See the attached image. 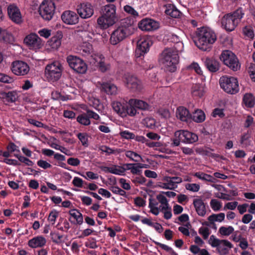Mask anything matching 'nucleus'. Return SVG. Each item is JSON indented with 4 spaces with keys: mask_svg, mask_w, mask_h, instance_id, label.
I'll return each instance as SVG.
<instances>
[{
    "mask_svg": "<svg viewBox=\"0 0 255 255\" xmlns=\"http://www.w3.org/2000/svg\"><path fill=\"white\" fill-rule=\"evenodd\" d=\"M112 107L115 112L122 117L129 115L133 117L137 113L136 109L143 111H150L151 106L140 100L131 99L128 102H114Z\"/></svg>",
    "mask_w": 255,
    "mask_h": 255,
    "instance_id": "obj_1",
    "label": "nucleus"
},
{
    "mask_svg": "<svg viewBox=\"0 0 255 255\" xmlns=\"http://www.w3.org/2000/svg\"><path fill=\"white\" fill-rule=\"evenodd\" d=\"M183 48L182 42H177L171 48L165 49L162 53L161 62L165 70L170 72H174L177 68L179 62V52Z\"/></svg>",
    "mask_w": 255,
    "mask_h": 255,
    "instance_id": "obj_2",
    "label": "nucleus"
},
{
    "mask_svg": "<svg viewBox=\"0 0 255 255\" xmlns=\"http://www.w3.org/2000/svg\"><path fill=\"white\" fill-rule=\"evenodd\" d=\"M195 34L194 43L197 47L203 51H210L212 44L217 40L215 32L208 27L197 28Z\"/></svg>",
    "mask_w": 255,
    "mask_h": 255,
    "instance_id": "obj_3",
    "label": "nucleus"
},
{
    "mask_svg": "<svg viewBox=\"0 0 255 255\" xmlns=\"http://www.w3.org/2000/svg\"><path fill=\"white\" fill-rule=\"evenodd\" d=\"M102 15L99 17L97 23L102 29H107L113 25L117 20L116 6L114 4H108L102 8Z\"/></svg>",
    "mask_w": 255,
    "mask_h": 255,
    "instance_id": "obj_4",
    "label": "nucleus"
},
{
    "mask_svg": "<svg viewBox=\"0 0 255 255\" xmlns=\"http://www.w3.org/2000/svg\"><path fill=\"white\" fill-rule=\"evenodd\" d=\"M244 15L242 8H240L233 13L224 15L221 19L222 27L229 32L234 30Z\"/></svg>",
    "mask_w": 255,
    "mask_h": 255,
    "instance_id": "obj_5",
    "label": "nucleus"
},
{
    "mask_svg": "<svg viewBox=\"0 0 255 255\" xmlns=\"http://www.w3.org/2000/svg\"><path fill=\"white\" fill-rule=\"evenodd\" d=\"M126 23L127 25H123L118 27L114 30L111 35L110 43L112 45H117L125 39L128 34V27L131 26L133 23V19H124L122 23Z\"/></svg>",
    "mask_w": 255,
    "mask_h": 255,
    "instance_id": "obj_6",
    "label": "nucleus"
},
{
    "mask_svg": "<svg viewBox=\"0 0 255 255\" xmlns=\"http://www.w3.org/2000/svg\"><path fill=\"white\" fill-rule=\"evenodd\" d=\"M219 83L221 88L228 94L234 95L239 91L238 79L234 77L223 76L220 78Z\"/></svg>",
    "mask_w": 255,
    "mask_h": 255,
    "instance_id": "obj_7",
    "label": "nucleus"
},
{
    "mask_svg": "<svg viewBox=\"0 0 255 255\" xmlns=\"http://www.w3.org/2000/svg\"><path fill=\"white\" fill-rule=\"evenodd\" d=\"M151 44V41L148 38L145 37L140 38L137 42V46L135 51V61L138 64L144 68L145 67L142 64V61L144 54L149 51Z\"/></svg>",
    "mask_w": 255,
    "mask_h": 255,
    "instance_id": "obj_8",
    "label": "nucleus"
},
{
    "mask_svg": "<svg viewBox=\"0 0 255 255\" xmlns=\"http://www.w3.org/2000/svg\"><path fill=\"white\" fill-rule=\"evenodd\" d=\"M223 63L234 71L240 69L241 64L236 55L231 51L226 50L222 51L220 56Z\"/></svg>",
    "mask_w": 255,
    "mask_h": 255,
    "instance_id": "obj_9",
    "label": "nucleus"
},
{
    "mask_svg": "<svg viewBox=\"0 0 255 255\" xmlns=\"http://www.w3.org/2000/svg\"><path fill=\"white\" fill-rule=\"evenodd\" d=\"M62 67L59 61H55L48 64L45 69V75L49 81L55 82L61 76Z\"/></svg>",
    "mask_w": 255,
    "mask_h": 255,
    "instance_id": "obj_10",
    "label": "nucleus"
},
{
    "mask_svg": "<svg viewBox=\"0 0 255 255\" xmlns=\"http://www.w3.org/2000/svg\"><path fill=\"white\" fill-rule=\"evenodd\" d=\"M66 61L70 67L77 73H85L87 70V65L83 60L80 58L73 55H69Z\"/></svg>",
    "mask_w": 255,
    "mask_h": 255,
    "instance_id": "obj_11",
    "label": "nucleus"
},
{
    "mask_svg": "<svg viewBox=\"0 0 255 255\" xmlns=\"http://www.w3.org/2000/svg\"><path fill=\"white\" fill-rule=\"evenodd\" d=\"M55 9V6L53 1L44 0L40 5L38 11L44 19L50 20L54 15Z\"/></svg>",
    "mask_w": 255,
    "mask_h": 255,
    "instance_id": "obj_12",
    "label": "nucleus"
},
{
    "mask_svg": "<svg viewBox=\"0 0 255 255\" xmlns=\"http://www.w3.org/2000/svg\"><path fill=\"white\" fill-rule=\"evenodd\" d=\"M125 83L127 88L133 92H139L143 88L141 81L135 76L129 74L125 75Z\"/></svg>",
    "mask_w": 255,
    "mask_h": 255,
    "instance_id": "obj_13",
    "label": "nucleus"
},
{
    "mask_svg": "<svg viewBox=\"0 0 255 255\" xmlns=\"http://www.w3.org/2000/svg\"><path fill=\"white\" fill-rule=\"evenodd\" d=\"M24 42L29 49L32 50L40 49L43 45L41 38L33 33L27 35L24 39Z\"/></svg>",
    "mask_w": 255,
    "mask_h": 255,
    "instance_id": "obj_14",
    "label": "nucleus"
},
{
    "mask_svg": "<svg viewBox=\"0 0 255 255\" xmlns=\"http://www.w3.org/2000/svg\"><path fill=\"white\" fill-rule=\"evenodd\" d=\"M11 71L17 76H24L29 71V67L25 62L22 61H15L12 63Z\"/></svg>",
    "mask_w": 255,
    "mask_h": 255,
    "instance_id": "obj_15",
    "label": "nucleus"
},
{
    "mask_svg": "<svg viewBox=\"0 0 255 255\" xmlns=\"http://www.w3.org/2000/svg\"><path fill=\"white\" fill-rule=\"evenodd\" d=\"M77 11L80 16L85 19L90 17L94 13L93 7L88 2L82 3L78 5Z\"/></svg>",
    "mask_w": 255,
    "mask_h": 255,
    "instance_id": "obj_16",
    "label": "nucleus"
},
{
    "mask_svg": "<svg viewBox=\"0 0 255 255\" xmlns=\"http://www.w3.org/2000/svg\"><path fill=\"white\" fill-rule=\"evenodd\" d=\"M138 26L142 31H152L158 28L159 23L150 18H144L139 22Z\"/></svg>",
    "mask_w": 255,
    "mask_h": 255,
    "instance_id": "obj_17",
    "label": "nucleus"
},
{
    "mask_svg": "<svg viewBox=\"0 0 255 255\" xmlns=\"http://www.w3.org/2000/svg\"><path fill=\"white\" fill-rule=\"evenodd\" d=\"M7 13L10 19L14 23L20 24L22 22L20 11L14 4H10L8 6Z\"/></svg>",
    "mask_w": 255,
    "mask_h": 255,
    "instance_id": "obj_18",
    "label": "nucleus"
},
{
    "mask_svg": "<svg viewBox=\"0 0 255 255\" xmlns=\"http://www.w3.org/2000/svg\"><path fill=\"white\" fill-rule=\"evenodd\" d=\"M177 134L180 136V138L181 137V142L185 143H193L198 139V137L196 134L188 130L176 131Z\"/></svg>",
    "mask_w": 255,
    "mask_h": 255,
    "instance_id": "obj_19",
    "label": "nucleus"
},
{
    "mask_svg": "<svg viewBox=\"0 0 255 255\" xmlns=\"http://www.w3.org/2000/svg\"><path fill=\"white\" fill-rule=\"evenodd\" d=\"M62 21L66 24L74 25L79 21V16L77 13L71 10H65L61 15Z\"/></svg>",
    "mask_w": 255,
    "mask_h": 255,
    "instance_id": "obj_20",
    "label": "nucleus"
},
{
    "mask_svg": "<svg viewBox=\"0 0 255 255\" xmlns=\"http://www.w3.org/2000/svg\"><path fill=\"white\" fill-rule=\"evenodd\" d=\"M193 204L197 214L204 217L206 214V205L201 198H195L193 200Z\"/></svg>",
    "mask_w": 255,
    "mask_h": 255,
    "instance_id": "obj_21",
    "label": "nucleus"
},
{
    "mask_svg": "<svg viewBox=\"0 0 255 255\" xmlns=\"http://www.w3.org/2000/svg\"><path fill=\"white\" fill-rule=\"evenodd\" d=\"M100 168L105 172H109L114 174L119 175H124L125 174V169L122 166H117L113 165L112 167H108L102 166Z\"/></svg>",
    "mask_w": 255,
    "mask_h": 255,
    "instance_id": "obj_22",
    "label": "nucleus"
},
{
    "mask_svg": "<svg viewBox=\"0 0 255 255\" xmlns=\"http://www.w3.org/2000/svg\"><path fill=\"white\" fill-rule=\"evenodd\" d=\"M176 117L182 122H187L191 120L192 115L186 108L181 106L178 107L176 112Z\"/></svg>",
    "mask_w": 255,
    "mask_h": 255,
    "instance_id": "obj_23",
    "label": "nucleus"
},
{
    "mask_svg": "<svg viewBox=\"0 0 255 255\" xmlns=\"http://www.w3.org/2000/svg\"><path fill=\"white\" fill-rule=\"evenodd\" d=\"M46 240L42 236H38L29 240L28 242V245L32 249L42 248L46 244Z\"/></svg>",
    "mask_w": 255,
    "mask_h": 255,
    "instance_id": "obj_24",
    "label": "nucleus"
},
{
    "mask_svg": "<svg viewBox=\"0 0 255 255\" xmlns=\"http://www.w3.org/2000/svg\"><path fill=\"white\" fill-rule=\"evenodd\" d=\"M204 63L207 69L211 72H216L220 69L219 62L213 58H206Z\"/></svg>",
    "mask_w": 255,
    "mask_h": 255,
    "instance_id": "obj_25",
    "label": "nucleus"
},
{
    "mask_svg": "<svg viewBox=\"0 0 255 255\" xmlns=\"http://www.w3.org/2000/svg\"><path fill=\"white\" fill-rule=\"evenodd\" d=\"M0 95L3 101L8 103H14L18 99V94L16 91L2 92Z\"/></svg>",
    "mask_w": 255,
    "mask_h": 255,
    "instance_id": "obj_26",
    "label": "nucleus"
},
{
    "mask_svg": "<svg viewBox=\"0 0 255 255\" xmlns=\"http://www.w3.org/2000/svg\"><path fill=\"white\" fill-rule=\"evenodd\" d=\"M93 60L95 61L94 62L95 64H96V63H97V65L99 67V70L101 72H105L109 69L110 65L109 64H106L105 63L104 57L102 55H94Z\"/></svg>",
    "mask_w": 255,
    "mask_h": 255,
    "instance_id": "obj_27",
    "label": "nucleus"
},
{
    "mask_svg": "<svg viewBox=\"0 0 255 255\" xmlns=\"http://www.w3.org/2000/svg\"><path fill=\"white\" fill-rule=\"evenodd\" d=\"M101 89L108 95H116L117 92V87L111 83H103L101 85Z\"/></svg>",
    "mask_w": 255,
    "mask_h": 255,
    "instance_id": "obj_28",
    "label": "nucleus"
},
{
    "mask_svg": "<svg viewBox=\"0 0 255 255\" xmlns=\"http://www.w3.org/2000/svg\"><path fill=\"white\" fill-rule=\"evenodd\" d=\"M165 6V13L172 17L178 18L181 14V12L173 4H167Z\"/></svg>",
    "mask_w": 255,
    "mask_h": 255,
    "instance_id": "obj_29",
    "label": "nucleus"
},
{
    "mask_svg": "<svg viewBox=\"0 0 255 255\" xmlns=\"http://www.w3.org/2000/svg\"><path fill=\"white\" fill-rule=\"evenodd\" d=\"M93 52V47L91 44L89 42L84 43L81 46L80 53L84 56H90L93 59L94 56L92 54Z\"/></svg>",
    "mask_w": 255,
    "mask_h": 255,
    "instance_id": "obj_30",
    "label": "nucleus"
},
{
    "mask_svg": "<svg viewBox=\"0 0 255 255\" xmlns=\"http://www.w3.org/2000/svg\"><path fill=\"white\" fill-rule=\"evenodd\" d=\"M243 103L248 108H252L255 104V99L251 93H246L243 97Z\"/></svg>",
    "mask_w": 255,
    "mask_h": 255,
    "instance_id": "obj_31",
    "label": "nucleus"
},
{
    "mask_svg": "<svg viewBox=\"0 0 255 255\" xmlns=\"http://www.w3.org/2000/svg\"><path fill=\"white\" fill-rule=\"evenodd\" d=\"M191 119L196 123H202L205 119V113L203 111L197 109L193 113Z\"/></svg>",
    "mask_w": 255,
    "mask_h": 255,
    "instance_id": "obj_32",
    "label": "nucleus"
},
{
    "mask_svg": "<svg viewBox=\"0 0 255 255\" xmlns=\"http://www.w3.org/2000/svg\"><path fill=\"white\" fill-rule=\"evenodd\" d=\"M141 222L143 224H146L150 227H153L159 233H161L163 230L162 226L158 223H153L151 220L147 218H144L141 220Z\"/></svg>",
    "mask_w": 255,
    "mask_h": 255,
    "instance_id": "obj_33",
    "label": "nucleus"
},
{
    "mask_svg": "<svg viewBox=\"0 0 255 255\" xmlns=\"http://www.w3.org/2000/svg\"><path fill=\"white\" fill-rule=\"evenodd\" d=\"M13 41L12 35L6 30L0 27V41L10 43Z\"/></svg>",
    "mask_w": 255,
    "mask_h": 255,
    "instance_id": "obj_34",
    "label": "nucleus"
},
{
    "mask_svg": "<svg viewBox=\"0 0 255 255\" xmlns=\"http://www.w3.org/2000/svg\"><path fill=\"white\" fill-rule=\"evenodd\" d=\"M69 214L76 220L77 224L79 225L82 224L83 217L78 210L76 209H71L69 211Z\"/></svg>",
    "mask_w": 255,
    "mask_h": 255,
    "instance_id": "obj_35",
    "label": "nucleus"
},
{
    "mask_svg": "<svg viewBox=\"0 0 255 255\" xmlns=\"http://www.w3.org/2000/svg\"><path fill=\"white\" fill-rule=\"evenodd\" d=\"M194 176L197 177L198 178L201 180L208 181L211 183H214L216 180L215 178L213 177L212 176L202 172H196L194 174Z\"/></svg>",
    "mask_w": 255,
    "mask_h": 255,
    "instance_id": "obj_36",
    "label": "nucleus"
},
{
    "mask_svg": "<svg viewBox=\"0 0 255 255\" xmlns=\"http://www.w3.org/2000/svg\"><path fill=\"white\" fill-rule=\"evenodd\" d=\"M76 120L77 122L83 126H87L91 124V121L86 113L79 115L77 117Z\"/></svg>",
    "mask_w": 255,
    "mask_h": 255,
    "instance_id": "obj_37",
    "label": "nucleus"
},
{
    "mask_svg": "<svg viewBox=\"0 0 255 255\" xmlns=\"http://www.w3.org/2000/svg\"><path fill=\"white\" fill-rule=\"evenodd\" d=\"M125 155L127 157L129 158L131 160L134 162H138L140 161H142L141 156L134 151L128 150L126 151Z\"/></svg>",
    "mask_w": 255,
    "mask_h": 255,
    "instance_id": "obj_38",
    "label": "nucleus"
},
{
    "mask_svg": "<svg viewBox=\"0 0 255 255\" xmlns=\"http://www.w3.org/2000/svg\"><path fill=\"white\" fill-rule=\"evenodd\" d=\"M225 215L224 213H220L218 214H213L208 217V220L211 224H214L215 221L221 222L225 219Z\"/></svg>",
    "mask_w": 255,
    "mask_h": 255,
    "instance_id": "obj_39",
    "label": "nucleus"
},
{
    "mask_svg": "<svg viewBox=\"0 0 255 255\" xmlns=\"http://www.w3.org/2000/svg\"><path fill=\"white\" fill-rule=\"evenodd\" d=\"M62 37L61 32L58 33L57 37H52L51 39V45L53 48H58L61 43V39Z\"/></svg>",
    "mask_w": 255,
    "mask_h": 255,
    "instance_id": "obj_40",
    "label": "nucleus"
},
{
    "mask_svg": "<svg viewBox=\"0 0 255 255\" xmlns=\"http://www.w3.org/2000/svg\"><path fill=\"white\" fill-rule=\"evenodd\" d=\"M156 199L160 203L163 205L162 207V210H165L166 208H168V206H170L167 198L161 192L160 194L156 196Z\"/></svg>",
    "mask_w": 255,
    "mask_h": 255,
    "instance_id": "obj_41",
    "label": "nucleus"
},
{
    "mask_svg": "<svg viewBox=\"0 0 255 255\" xmlns=\"http://www.w3.org/2000/svg\"><path fill=\"white\" fill-rule=\"evenodd\" d=\"M14 156L16 157L20 162L23 163L27 166H32L34 164L33 162L29 158L19 154H14Z\"/></svg>",
    "mask_w": 255,
    "mask_h": 255,
    "instance_id": "obj_42",
    "label": "nucleus"
},
{
    "mask_svg": "<svg viewBox=\"0 0 255 255\" xmlns=\"http://www.w3.org/2000/svg\"><path fill=\"white\" fill-rule=\"evenodd\" d=\"M234 229L233 227L229 226L226 227L222 226L219 230V233L223 236H229L234 232Z\"/></svg>",
    "mask_w": 255,
    "mask_h": 255,
    "instance_id": "obj_43",
    "label": "nucleus"
},
{
    "mask_svg": "<svg viewBox=\"0 0 255 255\" xmlns=\"http://www.w3.org/2000/svg\"><path fill=\"white\" fill-rule=\"evenodd\" d=\"M77 136L83 146L85 147L88 146V137L86 133L80 132L77 134Z\"/></svg>",
    "mask_w": 255,
    "mask_h": 255,
    "instance_id": "obj_44",
    "label": "nucleus"
},
{
    "mask_svg": "<svg viewBox=\"0 0 255 255\" xmlns=\"http://www.w3.org/2000/svg\"><path fill=\"white\" fill-rule=\"evenodd\" d=\"M210 204L211 208L214 211H219L222 206V202L215 199H212Z\"/></svg>",
    "mask_w": 255,
    "mask_h": 255,
    "instance_id": "obj_45",
    "label": "nucleus"
},
{
    "mask_svg": "<svg viewBox=\"0 0 255 255\" xmlns=\"http://www.w3.org/2000/svg\"><path fill=\"white\" fill-rule=\"evenodd\" d=\"M154 244L159 246L162 249L169 252L170 255H178V254L170 247L157 242H154Z\"/></svg>",
    "mask_w": 255,
    "mask_h": 255,
    "instance_id": "obj_46",
    "label": "nucleus"
},
{
    "mask_svg": "<svg viewBox=\"0 0 255 255\" xmlns=\"http://www.w3.org/2000/svg\"><path fill=\"white\" fill-rule=\"evenodd\" d=\"M109 189L114 194L127 197L126 191L118 186H111Z\"/></svg>",
    "mask_w": 255,
    "mask_h": 255,
    "instance_id": "obj_47",
    "label": "nucleus"
},
{
    "mask_svg": "<svg viewBox=\"0 0 255 255\" xmlns=\"http://www.w3.org/2000/svg\"><path fill=\"white\" fill-rule=\"evenodd\" d=\"M209 244H210L212 247H217L218 249L221 244V240L216 238L214 235H212L210 237Z\"/></svg>",
    "mask_w": 255,
    "mask_h": 255,
    "instance_id": "obj_48",
    "label": "nucleus"
},
{
    "mask_svg": "<svg viewBox=\"0 0 255 255\" xmlns=\"http://www.w3.org/2000/svg\"><path fill=\"white\" fill-rule=\"evenodd\" d=\"M124 10L129 14H130L134 18L138 16V12L131 6L126 5L124 7Z\"/></svg>",
    "mask_w": 255,
    "mask_h": 255,
    "instance_id": "obj_49",
    "label": "nucleus"
},
{
    "mask_svg": "<svg viewBox=\"0 0 255 255\" xmlns=\"http://www.w3.org/2000/svg\"><path fill=\"white\" fill-rule=\"evenodd\" d=\"M146 181V179L144 177L142 174H141V175H139L138 176L133 177L132 179V182L136 185H137L138 184H145Z\"/></svg>",
    "mask_w": 255,
    "mask_h": 255,
    "instance_id": "obj_50",
    "label": "nucleus"
},
{
    "mask_svg": "<svg viewBox=\"0 0 255 255\" xmlns=\"http://www.w3.org/2000/svg\"><path fill=\"white\" fill-rule=\"evenodd\" d=\"M120 134L122 138L126 139H132L135 137L134 134L131 132L129 131L128 130L121 131Z\"/></svg>",
    "mask_w": 255,
    "mask_h": 255,
    "instance_id": "obj_51",
    "label": "nucleus"
},
{
    "mask_svg": "<svg viewBox=\"0 0 255 255\" xmlns=\"http://www.w3.org/2000/svg\"><path fill=\"white\" fill-rule=\"evenodd\" d=\"M250 138H251V135L248 132L247 133H244L241 136V140H240L241 143L244 145H249Z\"/></svg>",
    "mask_w": 255,
    "mask_h": 255,
    "instance_id": "obj_52",
    "label": "nucleus"
},
{
    "mask_svg": "<svg viewBox=\"0 0 255 255\" xmlns=\"http://www.w3.org/2000/svg\"><path fill=\"white\" fill-rule=\"evenodd\" d=\"M14 81L12 77L3 73H0V82L5 83H11Z\"/></svg>",
    "mask_w": 255,
    "mask_h": 255,
    "instance_id": "obj_53",
    "label": "nucleus"
},
{
    "mask_svg": "<svg viewBox=\"0 0 255 255\" xmlns=\"http://www.w3.org/2000/svg\"><path fill=\"white\" fill-rule=\"evenodd\" d=\"M185 187L187 190L192 192H198L200 189V185L195 183H188Z\"/></svg>",
    "mask_w": 255,
    "mask_h": 255,
    "instance_id": "obj_54",
    "label": "nucleus"
},
{
    "mask_svg": "<svg viewBox=\"0 0 255 255\" xmlns=\"http://www.w3.org/2000/svg\"><path fill=\"white\" fill-rule=\"evenodd\" d=\"M199 233L200 235H202L203 238L206 240L208 238L210 232L209 229L208 228L202 227L199 229Z\"/></svg>",
    "mask_w": 255,
    "mask_h": 255,
    "instance_id": "obj_55",
    "label": "nucleus"
},
{
    "mask_svg": "<svg viewBox=\"0 0 255 255\" xmlns=\"http://www.w3.org/2000/svg\"><path fill=\"white\" fill-rule=\"evenodd\" d=\"M58 216V212L57 211L54 210L50 213L48 218V220L51 222L52 224H54Z\"/></svg>",
    "mask_w": 255,
    "mask_h": 255,
    "instance_id": "obj_56",
    "label": "nucleus"
},
{
    "mask_svg": "<svg viewBox=\"0 0 255 255\" xmlns=\"http://www.w3.org/2000/svg\"><path fill=\"white\" fill-rule=\"evenodd\" d=\"M51 146L52 148H55V149L60 150L62 152L65 153L66 155H70V154H69V153H68L70 152V151L68 149H67L66 148H65L63 146H62L59 144H55V143H53L51 145Z\"/></svg>",
    "mask_w": 255,
    "mask_h": 255,
    "instance_id": "obj_57",
    "label": "nucleus"
},
{
    "mask_svg": "<svg viewBox=\"0 0 255 255\" xmlns=\"http://www.w3.org/2000/svg\"><path fill=\"white\" fill-rule=\"evenodd\" d=\"M72 183L76 187L82 188L85 182L81 178L78 177H75L72 181Z\"/></svg>",
    "mask_w": 255,
    "mask_h": 255,
    "instance_id": "obj_58",
    "label": "nucleus"
},
{
    "mask_svg": "<svg viewBox=\"0 0 255 255\" xmlns=\"http://www.w3.org/2000/svg\"><path fill=\"white\" fill-rule=\"evenodd\" d=\"M212 116L216 118L217 117H219L220 118H223L225 116V114L224 113L223 110L219 108L215 109L212 113Z\"/></svg>",
    "mask_w": 255,
    "mask_h": 255,
    "instance_id": "obj_59",
    "label": "nucleus"
},
{
    "mask_svg": "<svg viewBox=\"0 0 255 255\" xmlns=\"http://www.w3.org/2000/svg\"><path fill=\"white\" fill-rule=\"evenodd\" d=\"M134 203L136 206L139 207H144L146 205V201L140 197H137L134 198Z\"/></svg>",
    "mask_w": 255,
    "mask_h": 255,
    "instance_id": "obj_60",
    "label": "nucleus"
},
{
    "mask_svg": "<svg viewBox=\"0 0 255 255\" xmlns=\"http://www.w3.org/2000/svg\"><path fill=\"white\" fill-rule=\"evenodd\" d=\"M175 138L172 139V142L171 144V146H178L180 145V142H181V137L180 138V136H178L177 134L176 131L174 133Z\"/></svg>",
    "mask_w": 255,
    "mask_h": 255,
    "instance_id": "obj_61",
    "label": "nucleus"
},
{
    "mask_svg": "<svg viewBox=\"0 0 255 255\" xmlns=\"http://www.w3.org/2000/svg\"><path fill=\"white\" fill-rule=\"evenodd\" d=\"M51 96L52 99L55 100H60L62 101L66 100L64 96L61 95V94L57 91L52 92Z\"/></svg>",
    "mask_w": 255,
    "mask_h": 255,
    "instance_id": "obj_62",
    "label": "nucleus"
},
{
    "mask_svg": "<svg viewBox=\"0 0 255 255\" xmlns=\"http://www.w3.org/2000/svg\"><path fill=\"white\" fill-rule=\"evenodd\" d=\"M37 164L39 167L46 169L51 167V165L46 161L39 160L37 162Z\"/></svg>",
    "mask_w": 255,
    "mask_h": 255,
    "instance_id": "obj_63",
    "label": "nucleus"
},
{
    "mask_svg": "<svg viewBox=\"0 0 255 255\" xmlns=\"http://www.w3.org/2000/svg\"><path fill=\"white\" fill-rule=\"evenodd\" d=\"M144 123L147 127L152 128L155 127V121L153 118H146Z\"/></svg>",
    "mask_w": 255,
    "mask_h": 255,
    "instance_id": "obj_64",
    "label": "nucleus"
}]
</instances>
